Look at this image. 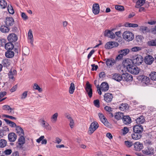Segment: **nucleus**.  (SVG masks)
<instances>
[{
  "label": "nucleus",
  "instance_id": "obj_9",
  "mask_svg": "<svg viewBox=\"0 0 156 156\" xmlns=\"http://www.w3.org/2000/svg\"><path fill=\"white\" fill-rule=\"evenodd\" d=\"M118 45V43L116 42H108L105 44V48L107 49H110L114 47H117Z\"/></svg>",
  "mask_w": 156,
  "mask_h": 156
},
{
  "label": "nucleus",
  "instance_id": "obj_15",
  "mask_svg": "<svg viewBox=\"0 0 156 156\" xmlns=\"http://www.w3.org/2000/svg\"><path fill=\"white\" fill-rule=\"evenodd\" d=\"M41 124L42 127L47 130H50L51 129V126L44 119L41 120Z\"/></svg>",
  "mask_w": 156,
  "mask_h": 156
},
{
  "label": "nucleus",
  "instance_id": "obj_48",
  "mask_svg": "<svg viewBox=\"0 0 156 156\" xmlns=\"http://www.w3.org/2000/svg\"><path fill=\"white\" fill-rule=\"evenodd\" d=\"M151 79L152 80H156V72H152L150 74Z\"/></svg>",
  "mask_w": 156,
  "mask_h": 156
},
{
  "label": "nucleus",
  "instance_id": "obj_23",
  "mask_svg": "<svg viewBox=\"0 0 156 156\" xmlns=\"http://www.w3.org/2000/svg\"><path fill=\"white\" fill-rule=\"evenodd\" d=\"M11 61L10 60L5 58L3 59L2 62V66L6 68L9 66L11 64Z\"/></svg>",
  "mask_w": 156,
  "mask_h": 156
},
{
  "label": "nucleus",
  "instance_id": "obj_28",
  "mask_svg": "<svg viewBox=\"0 0 156 156\" xmlns=\"http://www.w3.org/2000/svg\"><path fill=\"white\" fill-rule=\"evenodd\" d=\"M5 48L7 51L12 50L13 49L14 45L12 42H9L6 43L5 45Z\"/></svg>",
  "mask_w": 156,
  "mask_h": 156
},
{
  "label": "nucleus",
  "instance_id": "obj_27",
  "mask_svg": "<svg viewBox=\"0 0 156 156\" xmlns=\"http://www.w3.org/2000/svg\"><path fill=\"white\" fill-rule=\"evenodd\" d=\"M28 38L30 40V43L32 46H33L34 39L32 33V31L31 29L29 30L28 33Z\"/></svg>",
  "mask_w": 156,
  "mask_h": 156
},
{
  "label": "nucleus",
  "instance_id": "obj_20",
  "mask_svg": "<svg viewBox=\"0 0 156 156\" xmlns=\"http://www.w3.org/2000/svg\"><path fill=\"white\" fill-rule=\"evenodd\" d=\"M132 63H133L132 59L129 58L125 59L123 62L124 66L126 68L127 70H128V67H130L132 65H133Z\"/></svg>",
  "mask_w": 156,
  "mask_h": 156
},
{
  "label": "nucleus",
  "instance_id": "obj_29",
  "mask_svg": "<svg viewBox=\"0 0 156 156\" xmlns=\"http://www.w3.org/2000/svg\"><path fill=\"white\" fill-rule=\"evenodd\" d=\"M14 52L12 50L7 51L5 53V56L8 58H12L14 56Z\"/></svg>",
  "mask_w": 156,
  "mask_h": 156
},
{
  "label": "nucleus",
  "instance_id": "obj_32",
  "mask_svg": "<svg viewBox=\"0 0 156 156\" xmlns=\"http://www.w3.org/2000/svg\"><path fill=\"white\" fill-rule=\"evenodd\" d=\"M145 119L144 116H140L138 118H137L136 119V121L138 125H140L143 123L145 122Z\"/></svg>",
  "mask_w": 156,
  "mask_h": 156
},
{
  "label": "nucleus",
  "instance_id": "obj_26",
  "mask_svg": "<svg viewBox=\"0 0 156 156\" xmlns=\"http://www.w3.org/2000/svg\"><path fill=\"white\" fill-rule=\"evenodd\" d=\"M100 88L102 91H106L108 90L109 87L107 83L104 82L101 84Z\"/></svg>",
  "mask_w": 156,
  "mask_h": 156
},
{
  "label": "nucleus",
  "instance_id": "obj_35",
  "mask_svg": "<svg viewBox=\"0 0 156 156\" xmlns=\"http://www.w3.org/2000/svg\"><path fill=\"white\" fill-rule=\"evenodd\" d=\"M145 1V0H138L136 3L135 7L137 8H140L144 4Z\"/></svg>",
  "mask_w": 156,
  "mask_h": 156
},
{
  "label": "nucleus",
  "instance_id": "obj_42",
  "mask_svg": "<svg viewBox=\"0 0 156 156\" xmlns=\"http://www.w3.org/2000/svg\"><path fill=\"white\" fill-rule=\"evenodd\" d=\"M75 89L74 84L73 83H72L70 84V86L69 89V92L70 94H73Z\"/></svg>",
  "mask_w": 156,
  "mask_h": 156
},
{
  "label": "nucleus",
  "instance_id": "obj_13",
  "mask_svg": "<svg viewBox=\"0 0 156 156\" xmlns=\"http://www.w3.org/2000/svg\"><path fill=\"white\" fill-rule=\"evenodd\" d=\"M104 100L107 103L111 102L113 98V95L110 93H105L104 96Z\"/></svg>",
  "mask_w": 156,
  "mask_h": 156
},
{
  "label": "nucleus",
  "instance_id": "obj_18",
  "mask_svg": "<svg viewBox=\"0 0 156 156\" xmlns=\"http://www.w3.org/2000/svg\"><path fill=\"white\" fill-rule=\"evenodd\" d=\"M3 110L8 112L9 113L12 114L14 113V108H11L8 105H5L2 106Z\"/></svg>",
  "mask_w": 156,
  "mask_h": 156
},
{
  "label": "nucleus",
  "instance_id": "obj_19",
  "mask_svg": "<svg viewBox=\"0 0 156 156\" xmlns=\"http://www.w3.org/2000/svg\"><path fill=\"white\" fill-rule=\"evenodd\" d=\"M105 37H108L112 39H114L115 37V36L114 33L109 30H106L105 31L104 34Z\"/></svg>",
  "mask_w": 156,
  "mask_h": 156
},
{
  "label": "nucleus",
  "instance_id": "obj_33",
  "mask_svg": "<svg viewBox=\"0 0 156 156\" xmlns=\"http://www.w3.org/2000/svg\"><path fill=\"white\" fill-rule=\"evenodd\" d=\"M123 114L121 112H119L115 113V118L117 120H119L123 119L124 116Z\"/></svg>",
  "mask_w": 156,
  "mask_h": 156
},
{
  "label": "nucleus",
  "instance_id": "obj_31",
  "mask_svg": "<svg viewBox=\"0 0 156 156\" xmlns=\"http://www.w3.org/2000/svg\"><path fill=\"white\" fill-rule=\"evenodd\" d=\"M25 139L24 137H20L18 140V145L17 147L20 148L25 143Z\"/></svg>",
  "mask_w": 156,
  "mask_h": 156
},
{
  "label": "nucleus",
  "instance_id": "obj_47",
  "mask_svg": "<svg viewBox=\"0 0 156 156\" xmlns=\"http://www.w3.org/2000/svg\"><path fill=\"white\" fill-rule=\"evenodd\" d=\"M7 144V142L5 140L1 139L0 140V147H5Z\"/></svg>",
  "mask_w": 156,
  "mask_h": 156
},
{
  "label": "nucleus",
  "instance_id": "obj_11",
  "mask_svg": "<svg viewBox=\"0 0 156 156\" xmlns=\"http://www.w3.org/2000/svg\"><path fill=\"white\" fill-rule=\"evenodd\" d=\"M7 39L10 42H15L17 41L18 37L15 34L11 33L8 36Z\"/></svg>",
  "mask_w": 156,
  "mask_h": 156
},
{
  "label": "nucleus",
  "instance_id": "obj_49",
  "mask_svg": "<svg viewBox=\"0 0 156 156\" xmlns=\"http://www.w3.org/2000/svg\"><path fill=\"white\" fill-rule=\"evenodd\" d=\"M138 25L135 23H126V26L127 27H138Z\"/></svg>",
  "mask_w": 156,
  "mask_h": 156
},
{
  "label": "nucleus",
  "instance_id": "obj_61",
  "mask_svg": "<svg viewBox=\"0 0 156 156\" xmlns=\"http://www.w3.org/2000/svg\"><path fill=\"white\" fill-rule=\"evenodd\" d=\"M91 66L92 67V68H91V70L92 71H93L94 70H97L98 66L97 65H95L94 64H93L91 65Z\"/></svg>",
  "mask_w": 156,
  "mask_h": 156
},
{
  "label": "nucleus",
  "instance_id": "obj_51",
  "mask_svg": "<svg viewBox=\"0 0 156 156\" xmlns=\"http://www.w3.org/2000/svg\"><path fill=\"white\" fill-rule=\"evenodd\" d=\"M115 8L116 10L119 11H123L124 10V7L121 5H116Z\"/></svg>",
  "mask_w": 156,
  "mask_h": 156
},
{
  "label": "nucleus",
  "instance_id": "obj_12",
  "mask_svg": "<svg viewBox=\"0 0 156 156\" xmlns=\"http://www.w3.org/2000/svg\"><path fill=\"white\" fill-rule=\"evenodd\" d=\"M154 59V58L151 55H148L145 57L144 62L146 64L150 65L152 63Z\"/></svg>",
  "mask_w": 156,
  "mask_h": 156
},
{
  "label": "nucleus",
  "instance_id": "obj_10",
  "mask_svg": "<svg viewBox=\"0 0 156 156\" xmlns=\"http://www.w3.org/2000/svg\"><path fill=\"white\" fill-rule=\"evenodd\" d=\"M133 80V76L128 73H123L122 74V80L127 82H130Z\"/></svg>",
  "mask_w": 156,
  "mask_h": 156
},
{
  "label": "nucleus",
  "instance_id": "obj_2",
  "mask_svg": "<svg viewBox=\"0 0 156 156\" xmlns=\"http://www.w3.org/2000/svg\"><path fill=\"white\" fill-rule=\"evenodd\" d=\"M133 63L136 65H140L143 62L144 58L140 55H137L132 57Z\"/></svg>",
  "mask_w": 156,
  "mask_h": 156
},
{
  "label": "nucleus",
  "instance_id": "obj_59",
  "mask_svg": "<svg viewBox=\"0 0 156 156\" xmlns=\"http://www.w3.org/2000/svg\"><path fill=\"white\" fill-rule=\"evenodd\" d=\"M12 151L11 149H8L4 151V153L6 155H9L12 153Z\"/></svg>",
  "mask_w": 156,
  "mask_h": 156
},
{
  "label": "nucleus",
  "instance_id": "obj_53",
  "mask_svg": "<svg viewBox=\"0 0 156 156\" xmlns=\"http://www.w3.org/2000/svg\"><path fill=\"white\" fill-rule=\"evenodd\" d=\"M94 104L95 106L97 108L100 107L99 101L98 99L94 100Z\"/></svg>",
  "mask_w": 156,
  "mask_h": 156
},
{
  "label": "nucleus",
  "instance_id": "obj_39",
  "mask_svg": "<svg viewBox=\"0 0 156 156\" xmlns=\"http://www.w3.org/2000/svg\"><path fill=\"white\" fill-rule=\"evenodd\" d=\"M128 105L126 103H122L119 107V109L121 111H124L127 109Z\"/></svg>",
  "mask_w": 156,
  "mask_h": 156
},
{
  "label": "nucleus",
  "instance_id": "obj_37",
  "mask_svg": "<svg viewBox=\"0 0 156 156\" xmlns=\"http://www.w3.org/2000/svg\"><path fill=\"white\" fill-rule=\"evenodd\" d=\"M66 117L70 122L69 125L71 128H73L74 126V122L73 120L70 115H67L66 116Z\"/></svg>",
  "mask_w": 156,
  "mask_h": 156
},
{
  "label": "nucleus",
  "instance_id": "obj_44",
  "mask_svg": "<svg viewBox=\"0 0 156 156\" xmlns=\"http://www.w3.org/2000/svg\"><path fill=\"white\" fill-rule=\"evenodd\" d=\"M8 131L3 129H0V136H6L8 134Z\"/></svg>",
  "mask_w": 156,
  "mask_h": 156
},
{
  "label": "nucleus",
  "instance_id": "obj_8",
  "mask_svg": "<svg viewBox=\"0 0 156 156\" xmlns=\"http://www.w3.org/2000/svg\"><path fill=\"white\" fill-rule=\"evenodd\" d=\"M85 90L87 93V94L90 98L92 96V90L91 88V85L88 81H87L85 87Z\"/></svg>",
  "mask_w": 156,
  "mask_h": 156
},
{
  "label": "nucleus",
  "instance_id": "obj_60",
  "mask_svg": "<svg viewBox=\"0 0 156 156\" xmlns=\"http://www.w3.org/2000/svg\"><path fill=\"white\" fill-rule=\"evenodd\" d=\"M21 16L22 18L24 20H26L28 19V17L24 12H21Z\"/></svg>",
  "mask_w": 156,
  "mask_h": 156
},
{
  "label": "nucleus",
  "instance_id": "obj_6",
  "mask_svg": "<svg viewBox=\"0 0 156 156\" xmlns=\"http://www.w3.org/2000/svg\"><path fill=\"white\" fill-rule=\"evenodd\" d=\"M8 75L9 80L12 81H14L15 80V77L17 75V71L15 69H11Z\"/></svg>",
  "mask_w": 156,
  "mask_h": 156
},
{
  "label": "nucleus",
  "instance_id": "obj_5",
  "mask_svg": "<svg viewBox=\"0 0 156 156\" xmlns=\"http://www.w3.org/2000/svg\"><path fill=\"white\" fill-rule=\"evenodd\" d=\"M137 79L139 81L146 85L148 84L150 81V79L148 77L143 75L138 76Z\"/></svg>",
  "mask_w": 156,
  "mask_h": 156
},
{
  "label": "nucleus",
  "instance_id": "obj_22",
  "mask_svg": "<svg viewBox=\"0 0 156 156\" xmlns=\"http://www.w3.org/2000/svg\"><path fill=\"white\" fill-rule=\"evenodd\" d=\"M112 75L113 79L118 82L122 80V75H121L119 73H115L112 74Z\"/></svg>",
  "mask_w": 156,
  "mask_h": 156
},
{
  "label": "nucleus",
  "instance_id": "obj_25",
  "mask_svg": "<svg viewBox=\"0 0 156 156\" xmlns=\"http://www.w3.org/2000/svg\"><path fill=\"white\" fill-rule=\"evenodd\" d=\"M142 144H140L139 142H136L134 144V149L136 151H140L143 148Z\"/></svg>",
  "mask_w": 156,
  "mask_h": 156
},
{
  "label": "nucleus",
  "instance_id": "obj_17",
  "mask_svg": "<svg viewBox=\"0 0 156 156\" xmlns=\"http://www.w3.org/2000/svg\"><path fill=\"white\" fill-rule=\"evenodd\" d=\"M92 11L95 15L98 14L100 12V7L98 3H95L93 5Z\"/></svg>",
  "mask_w": 156,
  "mask_h": 156
},
{
  "label": "nucleus",
  "instance_id": "obj_50",
  "mask_svg": "<svg viewBox=\"0 0 156 156\" xmlns=\"http://www.w3.org/2000/svg\"><path fill=\"white\" fill-rule=\"evenodd\" d=\"M141 49L142 48L141 47L135 46L132 48L131 50L133 51L136 52L141 50Z\"/></svg>",
  "mask_w": 156,
  "mask_h": 156
},
{
  "label": "nucleus",
  "instance_id": "obj_52",
  "mask_svg": "<svg viewBox=\"0 0 156 156\" xmlns=\"http://www.w3.org/2000/svg\"><path fill=\"white\" fill-rule=\"evenodd\" d=\"M121 130L123 135H124L126 134L129 131V129L126 127H124Z\"/></svg>",
  "mask_w": 156,
  "mask_h": 156
},
{
  "label": "nucleus",
  "instance_id": "obj_38",
  "mask_svg": "<svg viewBox=\"0 0 156 156\" xmlns=\"http://www.w3.org/2000/svg\"><path fill=\"white\" fill-rule=\"evenodd\" d=\"M139 30L141 31L143 34H146L149 31V30L146 26H141L140 27Z\"/></svg>",
  "mask_w": 156,
  "mask_h": 156
},
{
  "label": "nucleus",
  "instance_id": "obj_58",
  "mask_svg": "<svg viewBox=\"0 0 156 156\" xmlns=\"http://www.w3.org/2000/svg\"><path fill=\"white\" fill-rule=\"evenodd\" d=\"M6 40L4 39H0V45L2 46H5Z\"/></svg>",
  "mask_w": 156,
  "mask_h": 156
},
{
  "label": "nucleus",
  "instance_id": "obj_40",
  "mask_svg": "<svg viewBox=\"0 0 156 156\" xmlns=\"http://www.w3.org/2000/svg\"><path fill=\"white\" fill-rule=\"evenodd\" d=\"M22 53L25 55H28L30 53L29 49L27 47H25L22 48Z\"/></svg>",
  "mask_w": 156,
  "mask_h": 156
},
{
  "label": "nucleus",
  "instance_id": "obj_30",
  "mask_svg": "<svg viewBox=\"0 0 156 156\" xmlns=\"http://www.w3.org/2000/svg\"><path fill=\"white\" fill-rule=\"evenodd\" d=\"M9 30V27L7 26L2 25L0 27V31L3 33H8Z\"/></svg>",
  "mask_w": 156,
  "mask_h": 156
},
{
  "label": "nucleus",
  "instance_id": "obj_16",
  "mask_svg": "<svg viewBox=\"0 0 156 156\" xmlns=\"http://www.w3.org/2000/svg\"><path fill=\"white\" fill-rule=\"evenodd\" d=\"M5 23L7 26H12L14 23V20L12 17H7L5 19Z\"/></svg>",
  "mask_w": 156,
  "mask_h": 156
},
{
  "label": "nucleus",
  "instance_id": "obj_62",
  "mask_svg": "<svg viewBox=\"0 0 156 156\" xmlns=\"http://www.w3.org/2000/svg\"><path fill=\"white\" fill-rule=\"evenodd\" d=\"M99 77L100 78H102L105 76V72H101L99 73Z\"/></svg>",
  "mask_w": 156,
  "mask_h": 156
},
{
  "label": "nucleus",
  "instance_id": "obj_14",
  "mask_svg": "<svg viewBox=\"0 0 156 156\" xmlns=\"http://www.w3.org/2000/svg\"><path fill=\"white\" fill-rule=\"evenodd\" d=\"M105 63L107 66L109 68L112 66L116 63V61L113 58H109L105 59Z\"/></svg>",
  "mask_w": 156,
  "mask_h": 156
},
{
  "label": "nucleus",
  "instance_id": "obj_1",
  "mask_svg": "<svg viewBox=\"0 0 156 156\" xmlns=\"http://www.w3.org/2000/svg\"><path fill=\"white\" fill-rule=\"evenodd\" d=\"M133 130L134 133L131 134L132 136H133V135L137 136H141L142 135L141 134L144 130L143 126L140 125H136L133 126Z\"/></svg>",
  "mask_w": 156,
  "mask_h": 156
},
{
  "label": "nucleus",
  "instance_id": "obj_45",
  "mask_svg": "<svg viewBox=\"0 0 156 156\" xmlns=\"http://www.w3.org/2000/svg\"><path fill=\"white\" fill-rule=\"evenodd\" d=\"M147 43L149 46H156V39L152 40L149 41Z\"/></svg>",
  "mask_w": 156,
  "mask_h": 156
},
{
  "label": "nucleus",
  "instance_id": "obj_57",
  "mask_svg": "<svg viewBox=\"0 0 156 156\" xmlns=\"http://www.w3.org/2000/svg\"><path fill=\"white\" fill-rule=\"evenodd\" d=\"M27 91L24 92L21 95V99H25L27 97Z\"/></svg>",
  "mask_w": 156,
  "mask_h": 156
},
{
  "label": "nucleus",
  "instance_id": "obj_56",
  "mask_svg": "<svg viewBox=\"0 0 156 156\" xmlns=\"http://www.w3.org/2000/svg\"><path fill=\"white\" fill-rule=\"evenodd\" d=\"M125 144L126 146L129 147H131L133 145L132 143L128 141H125Z\"/></svg>",
  "mask_w": 156,
  "mask_h": 156
},
{
  "label": "nucleus",
  "instance_id": "obj_54",
  "mask_svg": "<svg viewBox=\"0 0 156 156\" xmlns=\"http://www.w3.org/2000/svg\"><path fill=\"white\" fill-rule=\"evenodd\" d=\"M144 142L145 144L148 145L151 144L153 143L151 137L148 139L144 141Z\"/></svg>",
  "mask_w": 156,
  "mask_h": 156
},
{
  "label": "nucleus",
  "instance_id": "obj_43",
  "mask_svg": "<svg viewBox=\"0 0 156 156\" xmlns=\"http://www.w3.org/2000/svg\"><path fill=\"white\" fill-rule=\"evenodd\" d=\"M58 116V114L57 112L55 113L52 115L51 117L52 122L55 123L56 122Z\"/></svg>",
  "mask_w": 156,
  "mask_h": 156
},
{
  "label": "nucleus",
  "instance_id": "obj_21",
  "mask_svg": "<svg viewBox=\"0 0 156 156\" xmlns=\"http://www.w3.org/2000/svg\"><path fill=\"white\" fill-rule=\"evenodd\" d=\"M16 130L18 136H24V131L21 127L19 126H17L16 128Z\"/></svg>",
  "mask_w": 156,
  "mask_h": 156
},
{
  "label": "nucleus",
  "instance_id": "obj_34",
  "mask_svg": "<svg viewBox=\"0 0 156 156\" xmlns=\"http://www.w3.org/2000/svg\"><path fill=\"white\" fill-rule=\"evenodd\" d=\"M4 120L6 122L7 124L9 125V126L11 127H16V128L17 126L15 123L10 121L7 119H5Z\"/></svg>",
  "mask_w": 156,
  "mask_h": 156
},
{
  "label": "nucleus",
  "instance_id": "obj_55",
  "mask_svg": "<svg viewBox=\"0 0 156 156\" xmlns=\"http://www.w3.org/2000/svg\"><path fill=\"white\" fill-rule=\"evenodd\" d=\"M100 120L105 125H108V122L105 116L102 118V119H101Z\"/></svg>",
  "mask_w": 156,
  "mask_h": 156
},
{
  "label": "nucleus",
  "instance_id": "obj_7",
  "mask_svg": "<svg viewBox=\"0 0 156 156\" xmlns=\"http://www.w3.org/2000/svg\"><path fill=\"white\" fill-rule=\"evenodd\" d=\"M128 71L132 74L137 75L140 72V69L137 66L132 65L130 67H128Z\"/></svg>",
  "mask_w": 156,
  "mask_h": 156
},
{
  "label": "nucleus",
  "instance_id": "obj_24",
  "mask_svg": "<svg viewBox=\"0 0 156 156\" xmlns=\"http://www.w3.org/2000/svg\"><path fill=\"white\" fill-rule=\"evenodd\" d=\"M123 123L125 124L128 125L131 122V119L129 116H124L122 119Z\"/></svg>",
  "mask_w": 156,
  "mask_h": 156
},
{
  "label": "nucleus",
  "instance_id": "obj_46",
  "mask_svg": "<svg viewBox=\"0 0 156 156\" xmlns=\"http://www.w3.org/2000/svg\"><path fill=\"white\" fill-rule=\"evenodd\" d=\"M33 88L34 89L38 90L40 92H41L43 91L42 89L40 88L38 84L36 83L34 84Z\"/></svg>",
  "mask_w": 156,
  "mask_h": 156
},
{
  "label": "nucleus",
  "instance_id": "obj_64",
  "mask_svg": "<svg viewBox=\"0 0 156 156\" xmlns=\"http://www.w3.org/2000/svg\"><path fill=\"white\" fill-rule=\"evenodd\" d=\"M94 52L95 51L94 49H93L91 51L87 56V58L88 59H89L90 58L92 55L94 53Z\"/></svg>",
  "mask_w": 156,
  "mask_h": 156
},
{
  "label": "nucleus",
  "instance_id": "obj_3",
  "mask_svg": "<svg viewBox=\"0 0 156 156\" xmlns=\"http://www.w3.org/2000/svg\"><path fill=\"white\" fill-rule=\"evenodd\" d=\"M123 37L124 39L127 41H132L134 38L133 34L132 32L128 31L124 32Z\"/></svg>",
  "mask_w": 156,
  "mask_h": 156
},
{
  "label": "nucleus",
  "instance_id": "obj_41",
  "mask_svg": "<svg viewBox=\"0 0 156 156\" xmlns=\"http://www.w3.org/2000/svg\"><path fill=\"white\" fill-rule=\"evenodd\" d=\"M7 5V3L5 0H0V6L2 9H4Z\"/></svg>",
  "mask_w": 156,
  "mask_h": 156
},
{
  "label": "nucleus",
  "instance_id": "obj_4",
  "mask_svg": "<svg viewBox=\"0 0 156 156\" xmlns=\"http://www.w3.org/2000/svg\"><path fill=\"white\" fill-rule=\"evenodd\" d=\"M99 127V125L96 121L92 122L89 128L88 133L89 134H92Z\"/></svg>",
  "mask_w": 156,
  "mask_h": 156
},
{
  "label": "nucleus",
  "instance_id": "obj_63",
  "mask_svg": "<svg viewBox=\"0 0 156 156\" xmlns=\"http://www.w3.org/2000/svg\"><path fill=\"white\" fill-rule=\"evenodd\" d=\"M104 109L106 111L108 112H111L112 111V109L108 106H106L104 107Z\"/></svg>",
  "mask_w": 156,
  "mask_h": 156
},
{
  "label": "nucleus",
  "instance_id": "obj_36",
  "mask_svg": "<svg viewBox=\"0 0 156 156\" xmlns=\"http://www.w3.org/2000/svg\"><path fill=\"white\" fill-rule=\"evenodd\" d=\"M129 52V50L128 49H125L119 51L118 53L121 54L123 56L128 54Z\"/></svg>",
  "mask_w": 156,
  "mask_h": 156
}]
</instances>
